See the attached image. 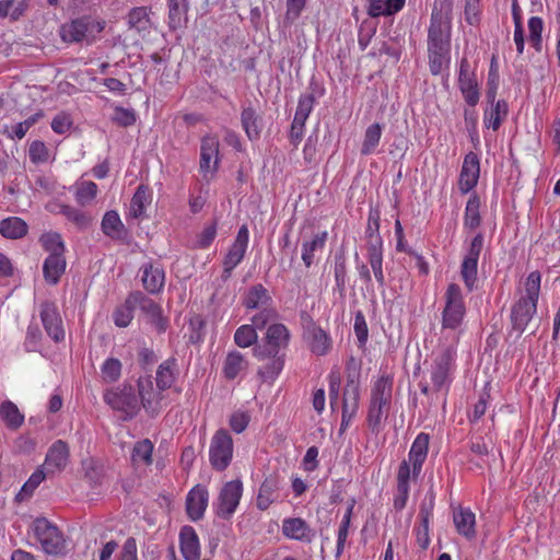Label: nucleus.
Segmentation results:
<instances>
[{
	"instance_id": "20e7f679",
	"label": "nucleus",
	"mask_w": 560,
	"mask_h": 560,
	"mask_svg": "<svg viewBox=\"0 0 560 560\" xmlns=\"http://www.w3.org/2000/svg\"><path fill=\"white\" fill-rule=\"evenodd\" d=\"M253 354L260 362L258 375L265 382H273L283 370L285 350L278 349L272 345L256 343Z\"/></svg>"
},
{
	"instance_id": "3c124183",
	"label": "nucleus",
	"mask_w": 560,
	"mask_h": 560,
	"mask_svg": "<svg viewBox=\"0 0 560 560\" xmlns=\"http://www.w3.org/2000/svg\"><path fill=\"white\" fill-rule=\"evenodd\" d=\"M380 229V212L376 209H371L369 212L368 226L365 231L368 247L374 244V240L378 241V246L383 247L382 238L378 234Z\"/></svg>"
},
{
	"instance_id": "f257e3e1",
	"label": "nucleus",
	"mask_w": 560,
	"mask_h": 560,
	"mask_svg": "<svg viewBox=\"0 0 560 560\" xmlns=\"http://www.w3.org/2000/svg\"><path fill=\"white\" fill-rule=\"evenodd\" d=\"M451 3L433 8L428 30L429 68L433 75H439L451 61Z\"/></svg>"
},
{
	"instance_id": "052dcab7",
	"label": "nucleus",
	"mask_w": 560,
	"mask_h": 560,
	"mask_svg": "<svg viewBox=\"0 0 560 560\" xmlns=\"http://www.w3.org/2000/svg\"><path fill=\"white\" fill-rule=\"evenodd\" d=\"M483 247V235L478 233L470 242L469 248L463 260L478 264L479 256Z\"/></svg>"
},
{
	"instance_id": "39448f33",
	"label": "nucleus",
	"mask_w": 560,
	"mask_h": 560,
	"mask_svg": "<svg viewBox=\"0 0 560 560\" xmlns=\"http://www.w3.org/2000/svg\"><path fill=\"white\" fill-rule=\"evenodd\" d=\"M104 24L90 16H82L62 24L59 34L65 43H91L104 30Z\"/></svg>"
},
{
	"instance_id": "6e6552de",
	"label": "nucleus",
	"mask_w": 560,
	"mask_h": 560,
	"mask_svg": "<svg viewBox=\"0 0 560 560\" xmlns=\"http://www.w3.org/2000/svg\"><path fill=\"white\" fill-rule=\"evenodd\" d=\"M233 458V439L224 430H218L211 439L209 446V460L213 469L225 470Z\"/></svg>"
},
{
	"instance_id": "f3484780",
	"label": "nucleus",
	"mask_w": 560,
	"mask_h": 560,
	"mask_svg": "<svg viewBox=\"0 0 560 560\" xmlns=\"http://www.w3.org/2000/svg\"><path fill=\"white\" fill-rule=\"evenodd\" d=\"M479 174V159L476 153L469 152L464 159L458 180V186L463 194H467L477 185Z\"/></svg>"
},
{
	"instance_id": "0e129e2a",
	"label": "nucleus",
	"mask_w": 560,
	"mask_h": 560,
	"mask_svg": "<svg viewBox=\"0 0 560 560\" xmlns=\"http://www.w3.org/2000/svg\"><path fill=\"white\" fill-rule=\"evenodd\" d=\"M44 116L43 112L39 110L35 113L34 115L30 116L24 121L19 122L14 129H13V137H16L18 139H22L28 129L33 127L42 117Z\"/></svg>"
},
{
	"instance_id": "2eb2a0df",
	"label": "nucleus",
	"mask_w": 560,
	"mask_h": 560,
	"mask_svg": "<svg viewBox=\"0 0 560 560\" xmlns=\"http://www.w3.org/2000/svg\"><path fill=\"white\" fill-rule=\"evenodd\" d=\"M69 446L62 440H57L51 444L46 454V458L42 467L46 469L48 475H54L66 468L69 462Z\"/></svg>"
},
{
	"instance_id": "a878e982",
	"label": "nucleus",
	"mask_w": 560,
	"mask_h": 560,
	"mask_svg": "<svg viewBox=\"0 0 560 560\" xmlns=\"http://www.w3.org/2000/svg\"><path fill=\"white\" fill-rule=\"evenodd\" d=\"M360 386L354 380H349L346 384L342 400L343 420H351L359 408Z\"/></svg>"
},
{
	"instance_id": "58836bf2",
	"label": "nucleus",
	"mask_w": 560,
	"mask_h": 560,
	"mask_svg": "<svg viewBox=\"0 0 560 560\" xmlns=\"http://www.w3.org/2000/svg\"><path fill=\"white\" fill-rule=\"evenodd\" d=\"M49 476L47 471L40 466L38 467L27 479V481L22 486L20 492L16 494L15 500L18 502H23L30 499L37 487Z\"/></svg>"
},
{
	"instance_id": "e433bc0d",
	"label": "nucleus",
	"mask_w": 560,
	"mask_h": 560,
	"mask_svg": "<svg viewBox=\"0 0 560 560\" xmlns=\"http://www.w3.org/2000/svg\"><path fill=\"white\" fill-rule=\"evenodd\" d=\"M242 126L250 140L258 139L261 131L260 118L252 107L244 108L241 114Z\"/></svg>"
},
{
	"instance_id": "13d9d810",
	"label": "nucleus",
	"mask_w": 560,
	"mask_h": 560,
	"mask_svg": "<svg viewBox=\"0 0 560 560\" xmlns=\"http://www.w3.org/2000/svg\"><path fill=\"white\" fill-rule=\"evenodd\" d=\"M45 249L49 252L50 254L65 253V245L61 240V236L58 233H48L42 236L40 238Z\"/></svg>"
},
{
	"instance_id": "c85d7f7f",
	"label": "nucleus",
	"mask_w": 560,
	"mask_h": 560,
	"mask_svg": "<svg viewBox=\"0 0 560 560\" xmlns=\"http://www.w3.org/2000/svg\"><path fill=\"white\" fill-rule=\"evenodd\" d=\"M152 202V195L150 188L145 185H140L133 194L130 202L129 214L133 219L143 218L145 209Z\"/></svg>"
},
{
	"instance_id": "7ed1b4c3",
	"label": "nucleus",
	"mask_w": 560,
	"mask_h": 560,
	"mask_svg": "<svg viewBox=\"0 0 560 560\" xmlns=\"http://www.w3.org/2000/svg\"><path fill=\"white\" fill-rule=\"evenodd\" d=\"M392 393V377L383 375L374 383L368 411V423L373 432H378L383 420L387 418Z\"/></svg>"
},
{
	"instance_id": "a18cd8bd",
	"label": "nucleus",
	"mask_w": 560,
	"mask_h": 560,
	"mask_svg": "<svg viewBox=\"0 0 560 560\" xmlns=\"http://www.w3.org/2000/svg\"><path fill=\"white\" fill-rule=\"evenodd\" d=\"M327 233L315 235L311 241L303 243L302 259L306 267H311L314 261L315 252L322 249L326 243Z\"/></svg>"
},
{
	"instance_id": "c9c22d12",
	"label": "nucleus",
	"mask_w": 560,
	"mask_h": 560,
	"mask_svg": "<svg viewBox=\"0 0 560 560\" xmlns=\"http://www.w3.org/2000/svg\"><path fill=\"white\" fill-rule=\"evenodd\" d=\"M0 417L11 430L19 429L24 422V416L20 412L18 406L10 400L0 405Z\"/></svg>"
},
{
	"instance_id": "c03bdc74",
	"label": "nucleus",
	"mask_w": 560,
	"mask_h": 560,
	"mask_svg": "<svg viewBox=\"0 0 560 560\" xmlns=\"http://www.w3.org/2000/svg\"><path fill=\"white\" fill-rule=\"evenodd\" d=\"M382 136V126L378 122L369 126L364 133L363 143L361 147L362 155L372 154L380 143Z\"/></svg>"
},
{
	"instance_id": "4468645a",
	"label": "nucleus",
	"mask_w": 560,
	"mask_h": 560,
	"mask_svg": "<svg viewBox=\"0 0 560 560\" xmlns=\"http://www.w3.org/2000/svg\"><path fill=\"white\" fill-rule=\"evenodd\" d=\"M458 86L466 103L476 106L479 102L480 93L475 73L469 70V62L466 58L460 60Z\"/></svg>"
},
{
	"instance_id": "5701e85b",
	"label": "nucleus",
	"mask_w": 560,
	"mask_h": 560,
	"mask_svg": "<svg viewBox=\"0 0 560 560\" xmlns=\"http://www.w3.org/2000/svg\"><path fill=\"white\" fill-rule=\"evenodd\" d=\"M451 362L452 354L448 350H445L435 359L431 371V381L435 390L442 389L446 384L448 380Z\"/></svg>"
},
{
	"instance_id": "680f3d73",
	"label": "nucleus",
	"mask_w": 560,
	"mask_h": 560,
	"mask_svg": "<svg viewBox=\"0 0 560 560\" xmlns=\"http://www.w3.org/2000/svg\"><path fill=\"white\" fill-rule=\"evenodd\" d=\"M112 119L118 126L128 127L136 122V115L132 109H127L124 107H116Z\"/></svg>"
},
{
	"instance_id": "dca6fc26",
	"label": "nucleus",
	"mask_w": 560,
	"mask_h": 560,
	"mask_svg": "<svg viewBox=\"0 0 560 560\" xmlns=\"http://www.w3.org/2000/svg\"><path fill=\"white\" fill-rule=\"evenodd\" d=\"M209 502V492L202 485L195 486L186 498V512L191 521H199L203 517Z\"/></svg>"
},
{
	"instance_id": "f704fd0d",
	"label": "nucleus",
	"mask_w": 560,
	"mask_h": 560,
	"mask_svg": "<svg viewBox=\"0 0 560 560\" xmlns=\"http://www.w3.org/2000/svg\"><path fill=\"white\" fill-rule=\"evenodd\" d=\"M27 233V224L24 220L11 217L0 221V234L5 238H21Z\"/></svg>"
},
{
	"instance_id": "bb28decb",
	"label": "nucleus",
	"mask_w": 560,
	"mask_h": 560,
	"mask_svg": "<svg viewBox=\"0 0 560 560\" xmlns=\"http://www.w3.org/2000/svg\"><path fill=\"white\" fill-rule=\"evenodd\" d=\"M141 270V281L143 283L144 289L152 294L160 292L161 289L164 287V271L152 264L143 266Z\"/></svg>"
},
{
	"instance_id": "4be33fe9",
	"label": "nucleus",
	"mask_w": 560,
	"mask_h": 560,
	"mask_svg": "<svg viewBox=\"0 0 560 560\" xmlns=\"http://www.w3.org/2000/svg\"><path fill=\"white\" fill-rule=\"evenodd\" d=\"M66 259L63 254H49L44 261L43 273L45 281L49 284H57L66 271Z\"/></svg>"
},
{
	"instance_id": "f8f14e48",
	"label": "nucleus",
	"mask_w": 560,
	"mask_h": 560,
	"mask_svg": "<svg viewBox=\"0 0 560 560\" xmlns=\"http://www.w3.org/2000/svg\"><path fill=\"white\" fill-rule=\"evenodd\" d=\"M249 233L246 225H242L237 232L236 238L230 247L223 260V280L231 277L232 270L243 260L247 246Z\"/></svg>"
},
{
	"instance_id": "37998d69",
	"label": "nucleus",
	"mask_w": 560,
	"mask_h": 560,
	"mask_svg": "<svg viewBox=\"0 0 560 560\" xmlns=\"http://www.w3.org/2000/svg\"><path fill=\"white\" fill-rule=\"evenodd\" d=\"M270 296L268 294V291L266 288L258 283L253 285L244 300V305L246 308L254 310L258 308L259 306L268 304L270 301Z\"/></svg>"
},
{
	"instance_id": "0eeeda50",
	"label": "nucleus",
	"mask_w": 560,
	"mask_h": 560,
	"mask_svg": "<svg viewBox=\"0 0 560 560\" xmlns=\"http://www.w3.org/2000/svg\"><path fill=\"white\" fill-rule=\"evenodd\" d=\"M33 532L46 553L52 556L63 553L66 548L63 535L58 529V527L50 523L47 518H36L33 522Z\"/></svg>"
},
{
	"instance_id": "338daca9",
	"label": "nucleus",
	"mask_w": 560,
	"mask_h": 560,
	"mask_svg": "<svg viewBox=\"0 0 560 560\" xmlns=\"http://www.w3.org/2000/svg\"><path fill=\"white\" fill-rule=\"evenodd\" d=\"M314 103H315V97L313 94L310 93V94L301 95V97L299 98V104H298V108L295 112V116L303 118V119H307L313 109Z\"/></svg>"
},
{
	"instance_id": "7c9ffc66",
	"label": "nucleus",
	"mask_w": 560,
	"mask_h": 560,
	"mask_svg": "<svg viewBox=\"0 0 560 560\" xmlns=\"http://www.w3.org/2000/svg\"><path fill=\"white\" fill-rule=\"evenodd\" d=\"M101 226L102 232L113 240H122L126 235L125 225L119 214L114 210L107 211L104 214Z\"/></svg>"
},
{
	"instance_id": "603ef678",
	"label": "nucleus",
	"mask_w": 560,
	"mask_h": 560,
	"mask_svg": "<svg viewBox=\"0 0 560 560\" xmlns=\"http://www.w3.org/2000/svg\"><path fill=\"white\" fill-rule=\"evenodd\" d=\"M133 304L128 303V298L125 303L118 306L113 313V319L116 326L127 327L133 318Z\"/></svg>"
},
{
	"instance_id": "bf43d9fd",
	"label": "nucleus",
	"mask_w": 560,
	"mask_h": 560,
	"mask_svg": "<svg viewBox=\"0 0 560 560\" xmlns=\"http://www.w3.org/2000/svg\"><path fill=\"white\" fill-rule=\"evenodd\" d=\"M334 272H335L336 285L340 292H343L345 287H346V276H347L346 258L343 255L336 256Z\"/></svg>"
},
{
	"instance_id": "72a5a7b5",
	"label": "nucleus",
	"mask_w": 560,
	"mask_h": 560,
	"mask_svg": "<svg viewBox=\"0 0 560 560\" xmlns=\"http://www.w3.org/2000/svg\"><path fill=\"white\" fill-rule=\"evenodd\" d=\"M368 247V259L374 277L381 288L385 285V276L383 271V248L378 246V241L374 240Z\"/></svg>"
},
{
	"instance_id": "69168bd1",
	"label": "nucleus",
	"mask_w": 560,
	"mask_h": 560,
	"mask_svg": "<svg viewBox=\"0 0 560 560\" xmlns=\"http://www.w3.org/2000/svg\"><path fill=\"white\" fill-rule=\"evenodd\" d=\"M72 127V119L69 114L61 112L51 121V129L59 135L66 133Z\"/></svg>"
},
{
	"instance_id": "cd10ccee",
	"label": "nucleus",
	"mask_w": 560,
	"mask_h": 560,
	"mask_svg": "<svg viewBox=\"0 0 560 560\" xmlns=\"http://www.w3.org/2000/svg\"><path fill=\"white\" fill-rule=\"evenodd\" d=\"M454 525L458 534L471 539L476 536V517L469 509H459L453 514Z\"/></svg>"
},
{
	"instance_id": "473e14b6",
	"label": "nucleus",
	"mask_w": 560,
	"mask_h": 560,
	"mask_svg": "<svg viewBox=\"0 0 560 560\" xmlns=\"http://www.w3.org/2000/svg\"><path fill=\"white\" fill-rule=\"evenodd\" d=\"M188 9V0H168V25L172 30H177L186 23Z\"/></svg>"
},
{
	"instance_id": "9b49d317",
	"label": "nucleus",
	"mask_w": 560,
	"mask_h": 560,
	"mask_svg": "<svg viewBox=\"0 0 560 560\" xmlns=\"http://www.w3.org/2000/svg\"><path fill=\"white\" fill-rule=\"evenodd\" d=\"M138 392L141 405L150 417H156L165 400L164 389L154 387L151 376L139 377Z\"/></svg>"
},
{
	"instance_id": "412c9836",
	"label": "nucleus",
	"mask_w": 560,
	"mask_h": 560,
	"mask_svg": "<svg viewBox=\"0 0 560 560\" xmlns=\"http://www.w3.org/2000/svg\"><path fill=\"white\" fill-rule=\"evenodd\" d=\"M180 552L185 560H200V545L196 530L184 526L179 533Z\"/></svg>"
},
{
	"instance_id": "a19ab883",
	"label": "nucleus",
	"mask_w": 560,
	"mask_h": 560,
	"mask_svg": "<svg viewBox=\"0 0 560 560\" xmlns=\"http://www.w3.org/2000/svg\"><path fill=\"white\" fill-rule=\"evenodd\" d=\"M128 303L133 304L135 308H140L149 319L162 310L159 304L140 291L130 293L128 295Z\"/></svg>"
},
{
	"instance_id": "79ce46f5",
	"label": "nucleus",
	"mask_w": 560,
	"mask_h": 560,
	"mask_svg": "<svg viewBox=\"0 0 560 560\" xmlns=\"http://www.w3.org/2000/svg\"><path fill=\"white\" fill-rule=\"evenodd\" d=\"M246 361L244 355L238 351H231L228 353L224 366H223V373L224 376L228 380H234L238 373L245 369Z\"/></svg>"
},
{
	"instance_id": "de8ad7c7",
	"label": "nucleus",
	"mask_w": 560,
	"mask_h": 560,
	"mask_svg": "<svg viewBox=\"0 0 560 560\" xmlns=\"http://www.w3.org/2000/svg\"><path fill=\"white\" fill-rule=\"evenodd\" d=\"M130 28L136 30L139 34L145 32L150 27V19L145 8H135L128 15Z\"/></svg>"
},
{
	"instance_id": "09e8293b",
	"label": "nucleus",
	"mask_w": 560,
	"mask_h": 560,
	"mask_svg": "<svg viewBox=\"0 0 560 560\" xmlns=\"http://www.w3.org/2000/svg\"><path fill=\"white\" fill-rule=\"evenodd\" d=\"M59 208V212L81 230L86 229L92 222V218L81 210L67 205H60Z\"/></svg>"
},
{
	"instance_id": "864d4df0",
	"label": "nucleus",
	"mask_w": 560,
	"mask_h": 560,
	"mask_svg": "<svg viewBox=\"0 0 560 560\" xmlns=\"http://www.w3.org/2000/svg\"><path fill=\"white\" fill-rule=\"evenodd\" d=\"M544 28V22L538 16H532L528 20L529 42L536 51L541 50V32Z\"/></svg>"
},
{
	"instance_id": "8fccbe9b",
	"label": "nucleus",
	"mask_w": 560,
	"mask_h": 560,
	"mask_svg": "<svg viewBox=\"0 0 560 560\" xmlns=\"http://www.w3.org/2000/svg\"><path fill=\"white\" fill-rule=\"evenodd\" d=\"M256 328L252 325L240 326L234 334V342L241 348H248L257 343Z\"/></svg>"
},
{
	"instance_id": "6e6d98bb",
	"label": "nucleus",
	"mask_w": 560,
	"mask_h": 560,
	"mask_svg": "<svg viewBox=\"0 0 560 560\" xmlns=\"http://www.w3.org/2000/svg\"><path fill=\"white\" fill-rule=\"evenodd\" d=\"M478 264L463 260L460 265V276L468 291L475 289L477 281Z\"/></svg>"
},
{
	"instance_id": "aec40b11",
	"label": "nucleus",
	"mask_w": 560,
	"mask_h": 560,
	"mask_svg": "<svg viewBox=\"0 0 560 560\" xmlns=\"http://www.w3.org/2000/svg\"><path fill=\"white\" fill-rule=\"evenodd\" d=\"M429 434L420 433L413 441L408 454V460L412 466V478L416 479L421 472L422 465L428 456Z\"/></svg>"
},
{
	"instance_id": "1a4fd4ad",
	"label": "nucleus",
	"mask_w": 560,
	"mask_h": 560,
	"mask_svg": "<svg viewBox=\"0 0 560 560\" xmlns=\"http://www.w3.org/2000/svg\"><path fill=\"white\" fill-rule=\"evenodd\" d=\"M466 313L460 287L451 283L445 292V307L442 314V326L446 329H456L463 322Z\"/></svg>"
},
{
	"instance_id": "6ab92c4d",
	"label": "nucleus",
	"mask_w": 560,
	"mask_h": 560,
	"mask_svg": "<svg viewBox=\"0 0 560 560\" xmlns=\"http://www.w3.org/2000/svg\"><path fill=\"white\" fill-rule=\"evenodd\" d=\"M304 338L311 352L316 355H325L331 349V338L324 329L315 324L307 326L304 332Z\"/></svg>"
},
{
	"instance_id": "423d86ee",
	"label": "nucleus",
	"mask_w": 560,
	"mask_h": 560,
	"mask_svg": "<svg viewBox=\"0 0 560 560\" xmlns=\"http://www.w3.org/2000/svg\"><path fill=\"white\" fill-rule=\"evenodd\" d=\"M104 400L115 411L121 413L124 421L131 420L140 411L138 397L130 385H122L107 390L104 394Z\"/></svg>"
},
{
	"instance_id": "ea45409f",
	"label": "nucleus",
	"mask_w": 560,
	"mask_h": 560,
	"mask_svg": "<svg viewBox=\"0 0 560 560\" xmlns=\"http://www.w3.org/2000/svg\"><path fill=\"white\" fill-rule=\"evenodd\" d=\"M153 450L154 445L149 439L137 442L131 452V460L133 465H151Z\"/></svg>"
},
{
	"instance_id": "9d476101",
	"label": "nucleus",
	"mask_w": 560,
	"mask_h": 560,
	"mask_svg": "<svg viewBox=\"0 0 560 560\" xmlns=\"http://www.w3.org/2000/svg\"><path fill=\"white\" fill-rule=\"evenodd\" d=\"M243 494L241 480H232L223 485L217 501L213 503L215 514L222 520H230L235 513Z\"/></svg>"
},
{
	"instance_id": "4c0bfd02",
	"label": "nucleus",
	"mask_w": 560,
	"mask_h": 560,
	"mask_svg": "<svg viewBox=\"0 0 560 560\" xmlns=\"http://www.w3.org/2000/svg\"><path fill=\"white\" fill-rule=\"evenodd\" d=\"M508 115V104L504 100H499L491 104V108L485 112V125L487 128L498 130L502 119Z\"/></svg>"
},
{
	"instance_id": "774afa93",
	"label": "nucleus",
	"mask_w": 560,
	"mask_h": 560,
	"mask_svg": "<svg viewBox=\"0 0 560 560\" xmlns=\"http://www.w3.org/2000/svg\"><path fill=\"white\" fill-rule=\"evenodd\" d=\"M354 332L361 345H364L368 340L369 329L365 322V317L361 311L355 313L354 317Z\"/></svg>"
},
{
	"instance_id": "393cba45",
	"label": "nucleus",
	"mask_w": 560,
	"mask_h": 560,
	"mask_svg": "<svg viewBox=\"0 0 560 560\" xmlns=\"http://www.w3.org/2000/svg\"><path fill=\"white\" fill-rule=\"evenodd\" d=\"M282 533L290 539L307 542L312 540L308 525L300 517L285 518L282 523Z\"/></svg>"
},
{
	"instance_id": "e2e57ef3",
	"label": "nucleus",
	"mask_w": 560,
	"mask_h": 560,
	"mask_svg": "<svg viewBox=\"0 0 560 560\" xmlns=\"http://www.w3.org/2000/svg\"><path fill=\"white\" fill-rule=\"evenodd\" d=\"M351 513H352V506H350L347 510L346 514L343 515V520H342V522H341V524L339 526L338 539H337V553H340L343 550L345 542H346L347 537H348V530H349V526H350Z\"/></svg>"
},
{
	"instance_id": "ddd939ff",
	"label": "nucleus",
	"mask_w": 560,
	"mask_h": 560,
	"mask_svg": "<svg viewBox=\"0 0 560 560\" xmlns=\"http://www.w3.org/2000/svg\"><path fill=\"white\" fill-rule=\"evenodd\" d=\"M40 319L47 335L56 342L63 340L65 330L58 308L52 302H44L40 305Z\"/></svg>"
},
{
	"instance_id": "b1692460",
	"label": "nucleus",
	"mask_w": 560,
	"mask_h": 560,
	"mask_svg": "<svg viewBox=\"0 0 560 560\" xmlns=\"http://www.w3.org/2000/svg\"><path fill=\"white\" fill-rule=\"evenodd\" d=\"M179 374L177 360L175 358H168L163 361L156 370V387L160 389H168L176 382Z\"/></svg>"
},
{
	"instance_id": "a211bd4d",
	"label": "nucleus",
	"mask_w": 560,
	"mask_h": 560,
	"mask_svg": "<svg viewBox=\"0 0 560 560\" xmlns=\"http://www.w3.org/2000/svg\"><path fill=\"white\" fill-rule=\"evenodd\" d=\"M219 139L214 136L202 138L200 148V170L203 174H213L219 164Z\"/></svg>"
},
{
	"instance_id": "5fc2aeb1",
	"label": "nucleus",
	"mask_w": 560,
	"mask_h": 560,
	"mask_svg": "<svg viewBox=\"0 0 560 560\" xmlns=\"http://www.w3.org/2000/svg\"><path fill=\"white\" fill-rule=\"evenodd\" d=\"M97 194V185L94 182H81L78 184L75 197L77 201L84 206L92 201Z\"/></svg>"
},
{
	"instance_id": "49530a36",
	"label": "nucleus",
	"mask_w": 560,
	"mask_h": 560,
	"mask_svg": "<svg viewBox=\"0 0 560 560\" xmlns=\"http://www.w3.org/2000/svg\"><path fill=\"white\" fill-rule=\"evenodd\" d=\"M480 201L479 198L474 196L470 197L467 201L466 209H465V217H464V224L466 228L469 229H476L481 223L480 218Z\"/></svg>"
},
{
	"instance_id": "f03ea898",
	"label": "nucleus",
	"mask_w": 560,
	"mask_h": 560,
	"mask_svg": "<svg viewBox=\"0 0 560 560\" xmlns=\"http://www.w3.org/2000/svg\"><path fill=\"white\" fill-rule=\"evenodd\" d=\"M541 276L538 271L528 275L525 282V295L520 298L511 308L512 329L521 336L537 311Z\"/></svg>"
},
{
	"instance_id": "c756f323",
	"label": "nucleus",
	"mask_w": 560,
	"mask_h": 560,
	"mask_svg": "<svg viewBox=\"0 0 560 560\" xmlns=\"http://www.w3.org/2000/svg\"><path fill=\"white\" fill-rule=\"evenodd\" d=\"M290 340V332L283 324H272L268 327L261 345H272L278 349L287 350Z\"/></svg>"
},
{
	"instance_id": "2f4dec72",
	"label": "nucleus",
	"mask_w": 560,
	"mask_h": 560,
	"mask_svg": "<svg viewBox=\"0 0 560 560\" xmlns=\"http://www.w3.org/2000/svg\"><path fill=\"white\" fill-rule=\"evenodd\" d=\"M278 479L276 476H268L262 481L258 495H257V508L261 511H266L276 499V491L278 490Z\"/></svg>"
},
{
	"instance_id": "4d7b16f0",
	"label": "nucleus",
	"mask_w": 560,
	"mask_h": 560,
	"mask_svg": "<svg viewBox=\"0 0 560 560\" xmlns=\"http://www.w3.org/2000/svg\"><path fill=\"white\" fill-rule=\"evenodd\" d=\"M121 373V363L119 360L110 358L107 359L102 365L103 378L107 382H115L119 378Z\"/></svg>"
}]
</instances>
